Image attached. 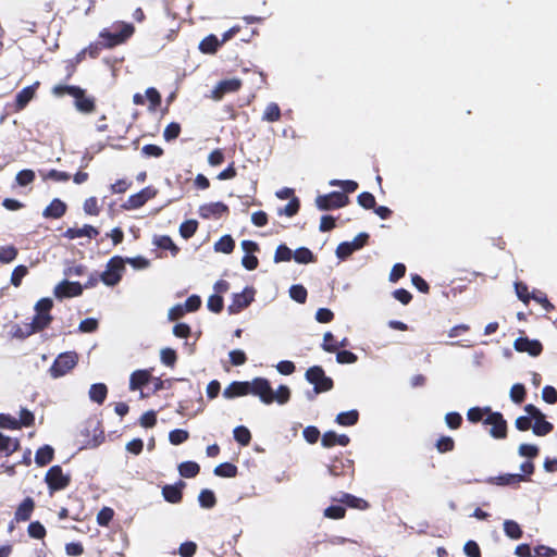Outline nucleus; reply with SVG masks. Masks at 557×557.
Segmentation results:
<instances>
[{"mask_svg": "<svg viewBox=\"0 0 557 557\" xmlns=\"http://www.w3.org/2000/svg\"><path fill=\"white\" fill-rule=\"evenodd\" d=\"M269 388V380L265 377H255L252 381H234L223 391V396L232 399L248 394L258 396L261 401H269L263 397V393Z\"/></svg>", "mask_w": 557, "mask_h": 557, "instance_id": "obj_1", "label": "nucleus"}, {"mask_svg": "<svg viewBox=\"0 0 557 557\" xmlns=\"http://www.w3.org/2000/svg\"><path fill=\"white\" fill-rule=\"evenodd\" d=\"M52 92L57 97L70 95L75 99V108L82 113H91L95 110V99L86 96V91L79 86L57 85Z\"/></svg>", "mask_w": 557, "mask_h": 557, "instance_id": "obj_2", "label": "nucleus"}, {"mask_svg": "<svg viewBox=\"0 0 557 557\" xmlns=\"http://www.w3.org/2000/svg\"><path fill=\"white\" fill-rule=\"evenodd\" d=\"M134 26L126 22H115L111 29L103 28L99 37L102 39V46L106 48H113L117 45L125 42L133 34Z\"/></svg>", "mask_w": 557, "mask_h": 557, "instance_id": "obj_3", "label": "nucleus"}, {"mask_svg": "<svg viewBox=\"0 0 557 557\" xmlns=\"http://www.w3.org/2000/svg\"><path fill=\"white\" fill-rule=\"evenodd\" d=\"M124 271V258L121 256H114L107 262L106 270L100 274V281L107 286H115L122 280Z\"/></svg>", "mask_w": 557, "mask_h": 557, "instance_id": "obj_4", "label": "nucleus"}, {"mask_svg": "<svg viewBox=\"0 0 557 557\" xmlns=\"http://www.w3.org/2000/svg\"><path fill=\"white\" fill-rule=\"evenodd\" d=\"M305 377L308 383L314 386V393H324L329 392L333 388L334 382L332 377L325 374V371L321 366H312L310 367L306 373Z\"/></svg>", "mask_w": 557, "mask_h": 557, "instance_id": "obj_5", "label": "nucleus"}, {"mask_svg": "<svg viewBox=\"0 0 557 557\" xmlns=\"http://www.w3.org/2000/svg\"><path fill=\"white\" fill-rule=\"evenodd\" d=\"M78 361V356L74 351H66L60 354L52 366L50 367V374L52 377H61L72 370Z\"/></svg>", "mask_w": 557, "mask_h": 557, "instance_id": "obj_6", "label": "nucleus"}, {"mask_svg": "<svg viewBox=\"0 0 557 557\" xmlns=\"http://www.w3.org/2000/svg\"><path fill=\"white\" fill-rule=\"evenodd\" d=\"M349 199L345 193L331 191L326 195H319L315 198V206L319 210L327 211L335 208L345 207Z\"/></svg>", "mask_w": 557, "mask_h": 557, "instance_id": "obj_7", "label": "nucleus"}, {"mask_svg": "<svg viewBox=\"0 0 557 557\" xmlns=\"http://www.w3.org/2000/svg\"><path fill=\"white\" fill-rule=\"evenodd\" d=\"M45 481L50 493H53L66 488L71 482V478L69 474L63 473L60 466L55 465L47 471Z\"/></svg>", "mask_w": 557, "mask_h": 557, "instance_id": "obj_8", "label": "nucleus"}, {"mask_svg": "<svg viewBox=\"0 0 557 557\" xmlns=\"http://www.w3.org/2000/svg\"><path fill=\"white\" fill-rule=\"evenodd\" d=\"M369 234L366 232L359 233L352 240L341 243L335 251L338 259L345 260L355 251L361 249L368 242Z\"/></svg>", "mask_w": 557, "mask_h": 557, "instance_id": "obj_9", "label": "nucleus"}, {"mask_svg": "<svg viewBox=\"0 0 557 557\" xmlns=\"http://www.w3.org/2000/svg\"><path fill=\"white\" fill-rule=\"evenodd\" d=\"M485 425H491L490 435L494 438H505L507 435V422L498 411H492L483 420Z\"/></svg>", "mask_w": 557, "mask_h": 557, "instance_id": "obj_10", "label": "nucleus"}, {"mask_svg": "<svg viewBox=\"0 0 557 557\" xmlns=\"http://www.w3.org/2000/svg\"><path fill=\"white\" fill-rule=\"evenodd\" d=\"M255 298V289L252 287H245L242 293L233 295L232 304L227 307L230 314H236L243 309L247 308Z\"/></svg>", "mask_w": 557, "mask_h": 557, "instance_id": "obj_11", "label": "nucleus"}, {"mask_svg": "<svg viewBox=\"0 0 557 557\" xmlns=\"http://www.w3.org/2000/svg\"><path fill=\"white\" fill-rule=\"evenodd\" d=\"M84 290L83 285L79 282H71L63 280L53 289V294L57 298H70L82 295Z\"/></svg>", "mask_w": 557, "mask_h": 557, "instance_id": "obj_12", "label": "nucleus"}, {"mask_svg": "<svg viewBox=\"0 0 557 557\" xmlns=\"http://www.w3.org/2000/svg\"><path fill=\"white\" fill-rule=\"evenodd\" d=\"M157 190L152 187H145L140 191L131 195L127 201L123 205L126 210L138 209L143 207L148 200L154 198Z\"/></svg>", "mask_w": 557, "mask_h": 557, "instance_id": "obj_13", "label": "nucleus"}, {"mask_svg": "<svg viewBox=\"0 0 557 557\" xmlns=\"http://www.w3.org/2000/svg\"><path fill=\"white\" fill-rule=\"evenodd\" d=\"M513 348L519 352H528L532 357H537L543 350V345L539 339L518 337L513 342Z\"/></svg>", "mask_w": 557, "mask_h": 557, "instance_id": "obj_14", "label": "nucleus"}, {"mask_svg": "<svg viewBox=\"0 0 557 557\" xmlns=\"http://www.w3.org/2000/svg\"><path fill=\"white\" fill-rule=\"evenodd\" d=\"M242 86V81L238 78L224 79L218 83L212 90V99L221 100L226 94L237 91Z\"/></svg>", "mask_w": 557, "mask_h": 557, "instance_id": "obj_15", "label": "nucleus"}, {"mask_svg": "<svg viewBox=\"0 0 557 557\" xmlns=\"http://www.w3.org/2000/svg\"><path fill=\"white\" fill-rule=\"evenodd\" d=\"M263 397L269 401H262L265 405H270L276 401L278 405H285L290 398V389L287 385H280L277 391L274 392L269 383V388L263 393Z\"/></svg>", "mask_w": 557, "mask_h": 557, "instance_id": "obj_16", "label": "nucleus"}, {"mask_svg": "<svg viewBox=\"0 0 557 557\" xmlns=\"http://www.w3.org/2000/svg\"><path fill=\"white\" fill-rule=\"evenodd\" d=\"M186 483L182 480L176 482L175 484H166L162 487V496L165 502L170 504H178L183 498V490L185 488Z\"/></svg>", "mask_w": 557, "mask_h": 557, "instance_id": "obj_17", "label": "nucleus"}, {"mask_svg": "<svg viewBox=\"0 0 557 557\" xmlns=\"http://www.w3.org/2000/svg\"><path fill=\"white\" fill-rule=\"evenodd\" d=\"M486 482L498 486L518 487L521 482H525V475L519 473H504L497 476H490Z\"/></svg>", "mask_w": 557, "mask_h": 557, "instance_id": "obj_18", "label": "nucleus"}, {"mask_svg": "<svg viewBox=\"0 0 557 557\" xmlns=\"http://www.w3.org/2000/svg\"><path fill=\"white\" fill-rule=\"evenodd\" d=\"M227 212H228V207L221 201L205 203L199 207V214L203 219H210V218L218 219Z\"/></svg>", "mask_w": 557, "mask_h": 557, "instance_id": "obj_19", "label": "nucleus"}, {"mask_svg": "<svg viewBox=\"0 0 557 557\" xmlns=\"http://www.w3.org/2000/svg\"><path fill=\"white\" fill-rule=\"evenodd\" d=\"M53 318L51 314L37 313L33 318V321L25 325V333L23 335H32L40 332L49 326Z\"/></svg>", "mask_w": 557, "mask_h": 557, "instance_id": "obj_20", "label": "nucleus"}, {"mask_svg": "<svg viewBox=\"0 0 557 557\" xmlns=\"http://www.w3.org/2000/svg\"><path fill=\"white\" fill-rule=\"evenodd\" d=\"M38 86H39V82H36L30 86L24 87L21 91L17 92V95L15 97V110L16 111H21L26 108V106L35 97Z\"/></svg>", "mask_w": 557, "mask_h": 557, "instance_id": "obj_21", "label": "nucleus"}, {"mask_svg": "<svg viewBox=\"0 0 557 557\" xmlns=\"http://www.w3.org/2000/svg\"><path fill=\"white\" fill-rule=\"evenodd\" d=\"M66 203L59 198H54L42 212L46 219H60L66 212Z\"/></svg>", "mask_w": 557, "mask_h": 557, "instance_id": "obj_22", "label": "nucleus"}, {"mask_svg": "<svg viewBox=\"0 0 557 557\" xmlns=\"http://www.w3.org/2000/svg\"><path fill=\"white\" fill-rule=\"evenodd\" d=\"M98 234H99V231L96 227H94L92 225H89V224H85L81 228H76V227L67 228L64 233V237H66L69 239H75L78 237L94 238Z\"/></svg>", "mask_w": 557, "mask_h": 557, "instance_id": "obj_23", "label": "nucleus"}, {"mask_svg": "<svg viewBox=\"0 0 557 557\" xmlns=\"http://www.w3.org/2000/svg\"><path fill=\"white\" fill-rule=\"evenodd\" d=\"M150 372L148 370H136L129 377V389L137 391L145 386L150 380Z\"/></svg>", "mask_w": 557, "mask_h": 557, "instance_id": "obj_24", "label": "nucleus"}, {"mask_svg": "<svg viewBox=\"0 0 557 557\" xmlns=\"http://www.w3.org/2000/svg\"><path fill=\"white\" fill-rule=\"evenodd\" d=\"M35 507V502L32 497H26L17 507L15 511V520L16 521H27L29 520L32 512Z\"/></svg>", "mask_w": 557, "mask_h": 557, "instance_id": "obj_25", "label": "nucleus"}, {"mask_svg": "<svg viewBox=\"0 0 557 557\" xmlns=\"http://www.w3.org/2000/svg\"><path fill=\"white\" fill-rule=\"evenodd\" d=\"M20 447L17 438L10 437L0 432V455L10 456Z\"/></svg>", "mask_w": 557, "mask_h": 557, "instance_id": "obj_26", "label": "nucleus"}, {"mask_svg": "<svg viewBox=\"0 0 557 557\" xmlns=\"http://www.w3.org/2000/svg\"><path fill=\"white\" fill-rule=\"evenodd\" d=\"M152 243L160 249L170 250L171 255L173 257H175L180 251V248L174 244L172 238L168 235H160V236L156 235L152 239Z\"/></svg>", "mask_w": 557, "mask_h": 557, "instance_id": "obj_27", "label": "nucleus"}, {"mask_svg": "<svg viewBox=\"0 0 557 557\" xmlns=\"http://www.w3.org/2000/svg\"><path fill=\"white\" fill-rule=\"evenodd\" d=\"M54 455V449L50 445H44L39 447L35 454V462L39 467H44L48 465Z\"/></svg>", "mask_w": 557, "mask_h": 557, "instance_id": "obj_28", "label": "nucleus"}, {"mask_svg": "<svg viewBox=\"0 0 557 557\" xmlns=\"http://www.w3.org/2000/svg\"><path fill=\"white\" fill-rule=\"evenodd\" d=\"M88 394H89L90 400L101 405L107 398V394H108L107 385L103 383H95L90 386Z\"/></svg>", "mask_w": 557, "mask_h": 557, "instance_id": "obj_29", "label": "nucleus"}, {"mask_svg": "<svg viewBox=\"0 0 557 557\" xmlns=\"http://www.w3.org/2000/svg\"><path fill=\"white\" fill-rule=\"evenodd\" d=\"M221 41L213 34L205 37L199 44V50L202 53H214L220 47Z\"/></svg>", "mask_w": 557, "mask_h": 557, "instance_id": "obj_30", "label": "nucleus"}, {"mask_svg": "<svg viewBox=\"0 0 557 557\" xmlns=\"http://www.w3.org/2000/svg\"><path fill=\"white\" fill-rule=\"evenodd\" d=\"M554 429V425L545 420V416H540L535 419V422L532 426V431L537 436H544L550 433Z\"/></svg>", "mask_w": 557, "mask_h": 557, "instance_id": "obj_31", "label": "nucleus"}, {"mask_svg": "<svg viewBox=\"0 0 557 557\" xmlns=\"http://www.w3.org/2000/svg\"><path fill=\"white\" fill-rule=\"evenodd\" d=\"M359 419V412L355 409L349 411L339 412L336 416V423L344 426H351L355 425L358 422Z\"/></svg>", "mask_w": 557, "mask_h": 557, "instance_id": "obj_32", "label": "nucleus"}, {"mask_svg": "<svg viewBox=\"0 0 557 557\" xmlns=\"http://www.w3.org/2000/svg\"><path fill=\"white\" fill-rule=\"evenodd\" d=\"M294 260L299 264H308L315 261L313 252L307 247H299L293 252Z\"/></svg>", "mask_w": 557, "mask_h": 557, "instance_id": "obj_33", "label": "nucleus"}, {"mask_svg": "<svg viewBox=\"0 0 557 557\" xmlns=\"http://www.w3.org/2000/svg\"><path fill=\"white\" fill-rule=\"evenodd\" d=\"M180 475L186 479L195 478L199 471L200 467L195 461H184L178 465Z\"/></svg>", "mask_w": 557, "mask_h": 557, "instance_id": "obj_34", "label": "nucleus"}, {"mask_svg": "<svg viewBox=\"0 0 557 557\" xmlns=\"http://www.w3.org/2000/svg\"><path fill=\"white\" fill-rule=\"evenodd\" d=\"M504 532L511 540H519L523 534L520 525L515 520L509 519L504 521Z\"/></svg>", "mask_w": 557, "mask_h": 557, "instance_id": "obj_35", "label": "nucleus"}, {"mask_svg": "<svg viewBox=\"0 0 557 557\" xmlns=\"http://www.w3.org/2000/svg\"><path fill=\"white\" fill-rule=\"evenodd\" d=\"M213 473L221 478H234L237 474V467L231 462H223L214 468Z\"/></svg>", "mask_w": 557, "mask_h": 557, "instance_id": "obj_36", "label": "nucleus"}, {"mask_svg": "<svg viewBox=\"0 0 557 557\" xmlns=\"http://www.w3.org/2000/svg\"><path fill=\"white\" fill-rule=\"evenodd\" d=\"M198 502L202 508L210 509L215 506L216 498L213 491L205 488L199 493Z\"/></svg>", "mask_w": 557, "mask_h": 557, "instance_id": "obj_37", "label": "nucleus"}, {"mask_svg": "<svg viewBox=\"0 0 557 557\" xmlns=\"http://www.w3.org/2000/svg\"><path fill=\"white\" fill-rule=\"evenodd\" d=\"M338 500L351 508L366 509L369 506L364 499L356 497L348 493H343L342 497Z\"/></svg>", "mask_w": 557, "mask_h": 557, "instance_id": "obj_38", "label": "nucleus"}, {"mask_svg": "<svg viewBox=\"0 0 557 557\" xmlns=\"http://www.w3.org/2000/svg\"><path fill=\"white\" fill-rule=\"evenodd\" d=\"M235 247V242L231 235L222 236L215 244L214 250L223 253H231Z\"/></svg>", "mask_w": 557, "mask_h": 557, "instance_id": "obj_39", "label": "nucleus"}, {"mask_svg": "<svg viewBox=\"0 0 557 557\" xmlns=\"http://www.w3.org/2000/svg\"><path fill=\"white\" fill-rule=\"evenodd\" d=\"M234 440L242 446H247L251 441L250 431L244 426L238 425L233 430Z\"/></svg>", "mask_w": 557, "mask_h": 557, "instance_id": "obj_40", "label": "nucleus"}, {"mask_svg": "<svg viewBox=\"0 0 557 557\" xmlns=\"http://www.w3.org/2000/svg\"><path fill=\"white\" fill-rule=\"evenodd\" d=\"M299 208H300L299 199L297 197H292V199L285 207L277 209V214L292 218L295 214H297V212L299 211Z\"/></svg>", "mask_w": 557, "mask_h": 557, "instance_id": "obj_41", "label": "nucleus"}, {"mask_svg": "<svg viewBox=\"0 0 557 557\" xmlns=\"http://www.w3.org/2000/svg\"><path fill=\"white\" fill-rule=\"evenodd\" d=\"M281 117V109L277 103L270 102L262 115V121L276 122Z\"/></svg>", "mask_w": 557, "mask_h": 557, "instance_id": "obj_42", "label": "nucleus"}, {"mask_svg": "<svg viewBox=\"0 0 557 557\" xmlns=\"http://www.w3.org/2000/svg\"><path fill=\"white\" fill-rule=\"evenodd\" d=\"M307 295V289L301 284H295L289 287V297L298 304H305Z\"/></svg>", "mask_w": 557, "mask_h": 557, "instance_id": "obj_43", "label": "nucleus"}, {"mask_svg": "<svg viewBox=\"0 0 557 557\" xmlns=\"http://www.w3.org/2000/svg\"><path fill=\"white\" fill-rule=\"evenodd\" d=\"M527 395V391L523 384L516 383L511 386L509 397L512 403L520 405Z\"/></svg>", "mask_w": 557, "mask_h": 557, "instance_id": "obj_44", "label": "nucleus"}, {"mask_svg": "<svg viewBox=\"0 0 557 557\" xmlns=\"http://www.w3.org/2000/svg\"><path fill=\"white\" fill-rule=\"evenodd\" d=\"M490 412H492L490 407H485V408L473 407L468 410L467 418L469 421H471L473 423L480 422V421L483 422V420L485 419L484 414L485 413L490 414Z\"/></svg>", "mask_w": 557, "mask_h": 557, "instance_id": "obj_45", "label": "nucleus"}, {"mask_svg": "<svg viewBox=\"0 0 557 557\" xmlns=\"http://www.w3.org/2000/svg\"><path fill=\"white\" fill-rule=\"evenodd\" d=\"M293 258V251L290 248H288L285 244H281L277 246L275 253H274V262H287L290 261Z\"/></svg>", "mask_w": 557, "mask_h": 557, "instance_id": "obj_46", "label": "nucleus"}, {"mask_svg": "<svg viewBox=\"0 0 557 557\" xmlns=\"http://www.w3.org/2000/svg\"><path fill=\"white\" fill-rule=\"evenodd\" d=\"M198 228V222L196 220H187L180 226V234L183 238L188 239L196 233Z\"/></svg>", "mask_w": 557, "mask_h": 557, "instance_id": "obj_47", "label": "nucleus"}, {"mask_svg": "<svg viewBox=\"0 0 557 557\" xmlns=\"http://www.w3.org/2000/svg\"><path fill=\"white\" fill-rule=\"evenodd\" d=\"M35 177H36V175L33 170L25 169V170L17 172V174L15 176V181L20 186H27L34 182Z\"/></svg>", "mask_w": 557, "mask_h": 557, "instance_id": "obj_48", "label": "nucleus"}, {"mask_svg": "<svg viewBox=\"0 0 557 557\" xmlns=\"http://www.w3.org/2000/svg\"><path fill=\"white\" fill-rule=\"evenodd\" d=\"M161 362L168 367H173L176 362V351L170 347L162 348L160 351Z\"/></svg>", "mask_w": 557, "mask_h": 557, "instance_id": "obj_49", "label": "nucleus"}, {"mask_svg": "<svg viewBox=\"0 0 557 557\" xmlns=\"http://www.w3.org/2000/svg\"><path fill=\"white\" fill-rule=\"evenodd\" d=\"M189 433L183 429H175L169 433V441L172 445H180L187 441Z\"/></svg>", "mask_w": 557, "mask_h": 557, "instance_id": "obj_50", "label": "nucleus"}, {"mask_svg": "<svg viewBox=\"0 0 557 557\" xmlns=\"http://www.w3.org/2000/svg\"><path fill=\"white\" fill-rule=\"evenodd\" d=\"M358 205L364 209H373L376 205L375 197L368 191H363L357 197Z\"/></svg>", "mask_w": 557, "mask_h": 557, "instance_id": "obj_51", "label": "nucleus"}, {"mask_svg": "<svg viewBox=\"0 0 557 557\" xmlns=\"http://www.w3.org/2000/svg\"><path fill=\"white\" fill-rule=\"evenodd\" d=\"M17 256V249L14 246L0 247V262L10 263Z\"/></svg>", "mask_w": 557, "mask_h": 557, "instance_id": "obj_52", "label": "nucleus"}, {"mask_svg": "<svg viewBox=\"0 0 557 557\" xmlns=\"http://www.w3.org/2000/svg\"><path fill=\"white\" fill-rule=\"evenodd\" d=\"M0 428L2 429H9V430H17L21 428V423H18L17 419L14 417L7 414V413H0Z\"/></svg>", "mask_w": 557, "mask_h": 557, "instance_id": "obj_53", "label": "nucleus"}, {"mask_svg": "<svg viewBox=\"0 0 557 557\" xmlns=\"http://www.w3.org/2000/svg\"><path fill=\"white\" fill-rule=\"evenodd\" d=\"M357 360V355L349 350L343 349L336 352V361L341 364L355 363Z\"/></svg>", "mask_w": 557, "mask_h": 557, "instance_id": "obj_54", "label": "nucleus"}, {"mask_svg": "<svg viewBox=\"0 0 557 557\" xmlns=\"http://www.w3.org/2000/svg\"><path fill=\"white\" fill-rule=\"evenodd\" d=\"M181 133V125L176 122H172L168 124V126L164 128L163 137L166 141H171L173 139H176L180 136Z\"/></svg>", "mask_w": 557, "mask_h": 557, "instance_id": "obj_55", "label": "nucleus"}, {"mask_svg": "<svg viewBox=\"0 0 557 557\" xmlns=\"http://www.w3.org/2000/svg\"><path fill=\"white\" fill-rule=\"evenodd\" d=\"M223 297L218 294L211 295L207 302L208 309L214 313L221 312L223 309Z\"/></svg>", "mask_w": 557, "mask_h": 557, "instance_id": "obj_56", "label": "nucleus"}, {"mask_svg": "<svg viewBox=\"0 0 557 557\" xmlns=\"http://www.w3.org/2000/svg\"><path fill=\"white\" fill-rule=\"evenodd\" d=\"M445 423L449 429L456 430L462 423V417L459 412L451 411L445 414Z\"/></svg>", "mask_w": 557, "mask_h": 557, "instance_id": "obj_57", "label": "nucleus"}, {"mask_svg": "<svg viewBox=\"0 0 557 557\" xmlns=\"http://www.w3.org/2000/svg\"><path fill=\"white\" fill-rule=\"evenodd\" d=\"M28 534L33 539L40 540L46 535V529L39 521H33L28 525Z\"/></svg>", "mask_w": 557, "mask_h": 557, "instance_id": "obj_58", "label": "nucleus"}, {"mask_svg": "<svg viewBox=\"0 0 557 557\" xmlns=\"http://www.w3.org/2000/svg\"><path fill=\"white\" fill-rule=\"evenodd\" d=\"M27 272L28 270L25 265L21 264L15 267L11 274V284L15 287L20 286L23 277L27 274Z\"/></svg>", "mask_w": 557, "mask_h": 557, "instance_id": "obj_59", "label": "nucleus"}, {"mask_svg": "<svg viewBox=\"0 0 557 557\" xmlns=\"http://www.w3.org/2000/svg\"><path fill=\"white\" fill-rule=\"evenodd\" d=\"M455 442L450 436H441L436 442V448L440 453H448L454 449Z\"/></svg>", "mask_w": 557, "mask_h": 557, "instance_id": "obj_60", "label": "nucleus"}, {"mask_svg": "<svg viewBox=\"0 0 557 557\" xmlns=\"http://www.w3.org/2000/svg\"><path fill=\"white\" fill-rule=\"evenodd\" d=\"M53 307V300L49 297L39 299L35 305V311L37 313L50 314V310Z\"/></svg>", "mask_w": 557, "mask_h": 557, "instance_id": "obj_61", "label": "nucleus"}, {"mask_svg": "<svg viewBox=\"0 0 557 557\" xmlns=\"http://www.w3.org/2000/svg\"><path fill=\"white\" fill-rule=\"evenodd\" d=\"M463 553L467 557H481V549L475 541L469 540L463 545Z\"/></svg>", "mask_w": 557, "mask_h": 557, "instance_id": "obj_62", "label": "nucleus"}, {"mask_svg": "<svg viewBox=\"0 0 557 557\" xmlns=\"http://www.w3.org/2000/svg\"><path fill=\"white\" fill-rule=\"evenodd\" d=\"M197 544L191 541L184 542L180 545L178 553L182 557H193L196 554Z\"/></svg>", "mask_w": 557, "mask_h": 557, "instance_id": "obj_63", "label": "nucleus"}, {"mask_svg": "<svg viewBox=\"0 0 557 557\" xmlns=\"http://www.w3.org/2000/svg\"><path fill=\"white\" fill-rule=\"evenodd\" d=\"M542 398L549 405L557 403V391L554 386L546 385L542 389Z\"/></svg>", "mask_w": 557, "mask_h": 557, "instance_id": "obj_64", "label": "nucleus"}]
</instances>
